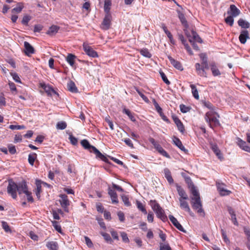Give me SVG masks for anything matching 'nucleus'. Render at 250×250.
I'll use <instances>...</instances> for the list:
<instances>
[{
    "instance_id": "72a5a7b5",
    "label": "nucleus",
    "mask_w": 250,
    "mask_h": 250,
    "mask_svg": "<svg viewBox=\"0 0 250 250\" xmlns=\"http://www.w3.org/2000/svg\"><path fill=\"white\" fill-rule=\"evenodd\" d=\"M42 182L40 180H37L36 185V195L38 199L40 198V193L42 190Z\"/></svg>"
},
{
    "instance_id": "8fccbe9b",
    "label": "nucleus",
    "mask_w": 250,
    "mask_h": 250,
    "mask_svg": "<svg viewBox=\"0 0 250 250\" xmlns=\"http://www.w3.org/2000/svg\"><path fill=\"white\" fill-rule=\"evenodd\" d=\"M9 128L12 130H15V129L20 130V129H24L25 128V127L23 125H9Z\"/></svg>"
},
{
    "instance_id": "58836bf2",
    "label": "nucleus",
    "mask_w": 250,
    "mask_h": 250,
    "mask_svg": "<svg viewBox=\"0 0 250 250\" xmlns=\"http://www.w3.org/2000/svg\"><path fill=\"white\" fill-rule=\"evenodd\" d=\"M111 2L110 0H105L104 3V10L106 14H109Z\"/></svg>"
},
{
    "instance_id": "e2e57ef3",
    "label": "nucleus",
    "mask_w": 250,
    "mask_h": 250,
    "mask_svg": "<svg viewBox=\"0 0 250 250\" xmlns=\"http://www.w3.org/2000/svg\"><path fill=\"white\" fill-rule=\"evenodd\" d=\"M153 104L155 106V108L156 111L158 112V113L159 114L162 112V108L159 106V104L157 103V102L154 99L153 100Z\"/></svg>"
},
{
    "instance_id": "412c9836",
    "label": "nucleus",
    "mask_w": 250,
    "mask_h": 250,
    "mask_svg": "<svg viewBox=\"0 0 250 250\" xmlns=\"http://www.w3.org/2000/svg\"><path fill=\"white\" fill-rule=\"evenodd\" d=\"M249 32L247 30H243L241 32L239 37L240 42L245 44L247 41V39L249 38Z\"/></svg>"
},
{
    "instance_id": "e433bc0d",
    "label": "nucleus",
    "mask_w": 250,
    "mask_h": 250,
    "mask_svg": "<svg viewBox=\"0 0 250 250\" xmlns=\"http://www.w3.org/2000/svg\"><path fill=\"white\" fill-rule=\"evenodd\" d=\"M37 156L35 153H32L29 154L28 161L30 165H34L35 159L37 158Z\"/></svg>"
},
{
    "instance_id": "c756f323",
    "label": "nucleus",
    "mask_w": 250,
    "mask_h": 250,
    "mask_svg": "<svg viewBox=\"0 0 250 250\" xmlns=\"http://www.w3.org/2000/svg\"><path fill=\"white\" fill-rule=\"evenodd\" d=\"M190 87L191 89V93H192L193 97L196 100H199V94H198V91L195 85L191 84L190 85Z\"/></svg>"
},
{
    "instance_id": "09e8293b",
    "label": "nucleus",
    "mask_w": 250,
    "mask_h": 250,
    "mask_svg": "<svg viewBox=\"0 0 250 250\" xmlns=\"http://www.w3.org/2000/svg\"><path fill=\"white\" fill-rule=\"evenodd\" d=\"M225 21L226 23L232 26L234 22L233 17L229 15L225 19Z\"/></svg>"
},
{
    "instance_id": "680f3d73",
    "label": "nucleus",
    "mask_w": 250,
    "mask_h": 250,
    "mask_svg": "<svg viewBox=\"0 0 250 250\" xmlns=\"http://www.w3.org/2000/svg\"><path fill=\"white\" fill-rule=\"evenodd\" d=\"M53 226L55 229L59 232L62 233V228L60 225L58 224V222L56 221L52 222Z\"/></svg>"
},
{
    "instance_id": "4d7b16f0",
    "label": "nucleus",
    "mask_w": 250,
    "mask_h": 250,
    "mask_svg": "<svg viewBox=\"0 0 250 250\" xmlns=\"http://www.w3.org/2000/svg\"><path fill=\"white\" fill-rule=\"evenodd\" d=\"M85 244L88 248H92L93 244L90 239L87 236H84Z\"/></svg>"
},
{
    "instance_id": "49530a36",
    "label": "nucleus",
    "mask_w": 250,
    "mask_h": 250,
    "mask_svg": "<svg viewBox=\"0 0 250 250\" xmlns=\"http://www.w3.org/2000/svg\"><path fill=\"white\" fill-rule=\"evenodd\" d=\"M31 18L29 15H25L23 16L21 21V23L24 25H28L29 21L31 20Z\"/></svg>"
},
{
    "instance_id": "6e6552de",
    "label": "nucleus",
    "mask_w": 250,
    "mask_h": 250,
    "mask_svg": "<svg viewBox=\"0 0 250 250\" xmlns=\"http://www.w3.org/2000/svg\"><path fill=\"white\" fill-rule=\"evenodd\" d=\"M111 16L109 14H106L102 22V28L104 30H108L111 25Z\"/></svg>"
},
{
    "instance_id": "423d86ee",
    "label": "nucleus",
    "mask_w": 250,
    "mask_h": 250,
    "mask_svg": "<svg viewBox=\"0 0 250 250\" xmlns=\"http://www.w3.org/2000/svg\"><path fill=\"white\" fill-rule=\"evenodd\" d=\"M225 185L224 184L216 182L217 190L221 196L228 195L231 193L230 190L225 188Z\"/></svg>"
},
{
    "instance_id": "c03bdc74",
    "label": "nucleus",
    "mask_w": 250,
    "mask_h": 250,
    "mask_svg": "<svg viewBox=\"0 0 250 250\" xmlns=\"http://www.w3.org/2000/svg\"><path fill=\"white\" fill-rule=\"evenodd\" d=\"M136 205H137L138 208L140 210H141L143 213H144L145 214H147V211L141 202H140V201H137Z\"/></svg>"
},
{
    "instance_id": "bb28decb",
    "label": "nucleus",
    "mask_w": 250,
    "mask_h": 250,
    "mask_svg": "<svg viewBox=\"0 0 250 250\" xmlns=\"http://www.w3.org/2000/svg\"><path fill=\"white\" fill-rule=\"evenodd\" d=\"M179 202L180 206L181 208L184 209L185 211L189 213L191 212V210L187 201H185V200H183L182 199H179Z\"/></svg>"
},
{
    "instance_id": "b1692460",
    "label": "nucleus",
    "mask_w": 250,
    "mask_h": 250,
    "mask_svg": "<svg viewBox=\"0 0 250 250\" xmlns=\"http://www.w3.org/2000/svg\"><path fill=\"white\" fill-rule=\"evenodd\" d=\"M28 191L27 186L25 183L18 185L17 191L19 194H21L22 193L26 194Z\"/></svg>"
},
{
    "instance_id": "473e14b6",
    "label": "nucleus",
    "mask_w": 250,
    "mask_h": 250,
    "mask_svg": "<svg viewBox=\"0 0 250 250\" xmlns=\"http://www.w3.org/2000/svg\"><path fill=\"white\" fill-rule=\"evenodd\" d=\"M238 24L239 26L243 28H249L250 26V24L249 22L244 20L242 19H240L238 21Z\"/></svg>"
},
{
    "instance_id": "13d9d810",
    "label": "nucleus",
    "mask_w": 250,
    "mask_h": 250,
    "mask_svg": "<svg viewBox=\"0 0 250 250\" xmlns=\"http://www.w3.org/2000/svg\"><path fill=\"white\" fill-rule=\"evenodd\" d=\"M137 93L140 95V96L143 99V100L146 103H148L149 101L147 97L143 93H142L139 90H136Z\"/></svg>"
},
{
    "instance_id": "0e129e2a",
    "label": "nucleus",
    "mask_w": 250,
    "mask_h": 250,
    "mask_svg": "<svg viewBox=\"0 0 250 250\" xmlns=\"http://www.w3.org/2000/svg\"><path fill=\"white\" fill-rule=\"evenodd\" d=\"M180 110L182 113H187L190 110V108L186 106L184 104H181L180 105Z\"/></svg>"
},
{
    "instance_id": "de8ad7c7",
    "label": "nucleus",
    "mask_w": 250,
    "mask_h": 250,
    "mask_svg": "<svg viewBox=\"0 0 250 250\" xmlns=\"http://www.w3.org/2000/svg\"><path fill=\"white\" fill-rule=\"evenodd\" d=\"M69 140L72 145L76 146L78 144V139L75 137L73 136L72 134L69 135Z\"/></svg>"
},
{
    "instance_id": "79ce46f5",
    "label": "nucleus",
    "mask_w": 250,
    "mask_h": 250,
    "mask_svg": "<svg viewBox=\"0 0 250 250\" xmlns=\"http://www.w3.org/2000/svg\"><path fill=\"white\" fill-rule=\"evenodd\" d=\"M159 250H172L169 245L167 243H160Z\"/></svg>"
},
{
    "instance_id": "1a4fd4ad",
    "label": "nucleus",
    "mask_w": 250,
    "mask_h": 250,
    "mask_svg": "<svg viewBox=\"0 0 250 250\" xmlns=\"http://www.w3.org/2000/svg\"><path fill=\"white\" fill-rule=\"evenodd\" d=\"M168 218L172 223V224L180 231H181L183 232H186V230L183 228L182 226L180 224V223L178 221L177 219L175 218L173 215H170L168 216Z\"/></svg>"
},
{
    "instance_id": "338daca9",
    "label": "nucleus",
    "mask_w": 250,
    "mask_h": 250,
    "mask_svg": "<svg viewBox=\"0 0 250 250\" xmlns=\"http://www.w3.org/2000/svg\"><path fill=\"white\" fill-rule=\"evenodd\" d=\"M117 215L119 217V220L122 222H124V221L125 220L124 213L122 211H120L118 212Z\"/></svg>"
},
{
    "instance_id": "20e7f679",
    "label": "nucleus",
    "mask_w": 250,
    "mask_h": 250,
    "mask_svg": "<svg viewBox=\"0 0 250 250\" xmlns=\"http://www.w3.org/2000/svg\"><path fill=\"white\" fill-rule=\"evenodd\" d=\"M18 189V185L12 179L8 180V185L7 187V192L10 194L13 199H16L17 197V192Z\"/></svg>"
},
{
    "instance_id": "4c0bfd02",
    "label": "nucleus",
    "mask_w": 250,
    "mask_h": 250,
    "mask_svg": "<svg viewBox=\"0 0 250 250\" xmlns=\"http://www.w3.org/2000/svg\"><path fill=\"white\" fill-rule=\"evenodd\" d=\"M140 53L141 55L147 58H150L152 56L151 53L147 48H143L141 49Z\"/></svg>"
},
{
    "instance_id": "603ef678",
    "label": "nucleus",
    "mask_w": 250,
    "mask_h": 250,
    "mask_svg": "<svg viewBox=\"0 0 250 250\" xmlns=\"http://www.w3.org/2000/svg\"><path fill=\"white\" fill-rule=\"evenodd\" d=\"M244 231L247 237V242L246 243H250V229L244 228Z\"/></svg>"
},
{
    "instance_id": "cd10ccee",
    "label": "nucleus",
    "mask_w": 250,
    "mask_h": 250,
    "mask_svg": "<svg viewBox=\"0 0 250 250\" xmlns=\"http://www.w3.org/2000/svg\"><path fill=\"white\" fill-rule=\"evenodd\" d=\"M67 88L68 90L72 93H77L78 90L75 83L72 81L67 83Z\"/></svg>"
},
{
    "instance_id": "6e6d98bb",
    "label": "nucleus",
    "mask_w": 250,
    "mask_h": 250,
    "mask_svg": "<svg viewBox=\"0 0 250 250\" xmlns=\"http://www.w3.org/2000/svg\"><path fill=\"white\" fill-rule=\"evenodd\" d=\"M11 75L12 76L13 80L17 83H21V79L18 75V74L16 73H11Z\"/></svg>"
},
{
    "instance_id": "a18cd8bd",
    "label": "nucleus",
    "mask_w": 250,
    "mask_h": 250,
    "mask_svg": "<svg viewBox=\"0 0 250 250\" xmlns=\"http://www.w3.org/2000/svg\"><path fill=\"white\" fill-rule=\"evenodd\" d=\"M123 202H124L125 205L126 207H129L131 206V203L129 201V199L126 195H122L121 196Z\"/></svg>"
},
{
    "instance_id": "7c9ffc66",
    "label": "nucleus",
    "mask_w": 250,
    "mask_h": 250,
    "mask_svg": "<svg viewBox=\"0 0 250 250\" xmlns=\"http://www.w3.org/2000/svg\"><path fill=\"white\" fill-rule=\"evenodd\" d=\"M76 58V57L75 55L72 54H68L66 58V60L70 66H73L74 64V62Z\"/></svg>"
},
{
    "instance_id": "f03ea898",
    "label": "nucleus",
    "mask_w": 250,
    "mask_h": 250,
    "mask_svg": "<svg viewBox=\"0 0 250 250\" xmlns=\"http://www.w3.org/2000/svg\"><path fill=\"white\" fill-rule=\"evenodd\" d=\"M150 205L156 214L158 218H160L163 222H165L167 220V217L165 214L164 209L160 207V205L156 200H150Z\"/></svg>"
},
{
    "instance_id": "7ed1b4c3",
    "label": "nucleus",
    "mask_w": 250,
    "mask_h": 250,
    "mask_svg": "<svg viewBox=\"0 0 250 250\" xmlns=\"http://www.w3.org/2000/svg\"><path fill=\"white\" fill-rule=\"evenodd\" d=\"M184 31L187 36L189 38V41L192 43L193 48L196 50H199V48L198 45L193 41L195 40L198 42L201 43L202 42L201 38L193 30H191V35L188 33V31L187 30H184Z\"/></svg>"
},
{
    "instance_id": "393cba45",
    "label": "nucleus",
    "mask_w": 250,
    "mask_h": 250,
    "mask_svg": "<svg viewBox=\"0 0 250 250\" xmlns=\"http://www.w3.org/2000/svg\"><path fill=\"white\" fill-rule=\"evenodd\" d=\"M164 172L165 174V177L167 179L168 182L171 184L173 183L174 181L171 176V173L170 171L167 168H165L164 169Z\"/></svg>"
},
{
    "instance_id": "0eeeda50",
    "label": "nucleus",
    "mask_w": 250,
    "mask_h": 250,
    "mask_svg": "<svg viewBox=\"0 0 250 250\" xmlns=\"http://www.w3.org/2000/svg\"><path fill=\"white\" fill-rule=\"evenodd\" d=\"M60 197L61 198L60 200L61 206L64 208L65 211L68 212L67 207L69 205V202L67 196L65 194H61Z\"/></svg>"
},
{
    "instance_id": "3c124183",
    "label": "nucleus",
    "mask_w": 250,
    "mask_h": 250,
    "mask_svg": "<svg viewBox=\"0 0 250 250\" xmlns=\"http://www.w3.org/2000/svg\"><path fill=\"white\" fill-rule=\"evenodd\" d=\"M2 224V229L5 230L6 232H11V229H10V227L8 224V223L5 221H2L1 222Z\"/></svg>"
},
{
    "instance_id": "c85d7f7f",
    "label": "nucleus",
    "mask_w": 250,
    "mask_h": 250,
    "mask_svg": "<svg viewBox=\"0 0 250 250\" xmlns=\"http://www.w3.org/2000/svg\"><path fill=\"white\" fill-rule=\"evenodd\" d=\"M123 113L125 114L131 121L133 122H136V119L134 116V114L132 113L129 109L125 107H124L123 109Z\"/></svg>"
},
{
    "instance_id": "69168bd1",
    "label": "nucleus",
    "mask_w": 250,
    "mask_h": 250,
    "mask_svg": "<svg viewBox=\"0 0 250 250\" xmlns=\"http://www.w3.org/2000/svg\"><path fill=\"white\" fill-rule=\"evenodd\" d=\"M176 126L178 128V129L181 133L183 134L185 132V126L182 122L176 125Z\"/></svg>"
},
{
    "instance_id": "f257e3e1",
    "label": "nucleus",
    "mask_w": 250,
    "mask_h": 250,
    "mask_svg": "<svg viewBox=\"0 0 250 250\" xmlns=\"http://www.w3.org/2000/svg\"><path fill=\"white\" fill-rule=\"evenodd\" d=\"M188 186L190 188V192L193 196V197L191 198V203L192 208L196 210L197 213L201 214L202 216H204L205 212L202 208V205L198 191L192 182L188 185Z\"/></svg>"
},
{
    "instance_id": "f704fd0d",
    "label": "nucleus",
    "mask_w": 250,
    "mask_h": 250,
    "mask_svg": "<svg viewBox=\"0 0 250 250\" xmlns=\"http://www.w3.org/2000/svg\"><path fill=\"white\" fill-rule=\"evenodd\" d=\"M211 124L212 126H217L220 125L219 120L214 116V113L212 112V115L211 117Z\"/></svg>"
},
{
    "instance_id": "bf43d9fd",
    "label": "nucleus",
    "mask_w": 250,
    "mask_h": 250,
    "mask_svg": "<svg viewBox=\"0 0 250 250\" xmlns=\"http://www.w3.org/2000/svg\"><path fill=\"white\" fill-rule=\"evenodd\" d=\"M121 236L122 238L123 241L125 243H128L129 242V240L128 238L127 234L125 232H121Z\"/></svg>"
},
{
    "instance_id": "39448f33",
    "label": "nucleus",
    "mask_w": 250,
    "mask_h": 250,
    "mask_svg": "<svg viewBox=\"0 0 250 250\" xmlns=\"http://www.w3.org/2000/svg\"><path fill=\"white\" fill-rule=\"evenodd\" d=\"M83 49L86 54L92 58L98 57V55L96 51H95L87 43L84 42L83 45Z\"/></svg>"
},
{
    "instance_id": "c9c22d12",
    "label": "nucleus",
    "mask_w": 250,
    "mask_h": 250,
    "mask_svg": "<svg viewBox=\"0 0 250 250\" xmlns=\"http://www.w3.org/2000/svg\"><path fill=\"white\" fill-rule=\"evenodd\" d=\"M101 234L103 236L106 242L110 244H112L113 242V240L111 238L110 235L106 232H102Z\"/></svg>"
},
{
    "instance_id": "f8f14e48",
    "label": "nucleus",
    "mask_w": 250,
    "mask_h": 250,
    "mask_svg": "<svg viewBox=\"0 0 250 250\" xmlns=\"http://www.w3.org/2000/svg\"><path fill=\"white\" fill-rule=\"evenodd\" d=\"M240 13V11L235 5L231 4L230 5L229 9L228 11V14L229 15L233 17H236L238 16Z\"/></svg>"
},
{
    "instance_id": "864d4df0",
    "label": "nucleus",
    "mask_w": 250,
    "mask_h": 250,
    "mask_svg": "<svg viewBox=\"0 0 250 250\" xmlns=\"http://www.w3.org/2000/svg\"><path fill=\"white\" fill-rule=\"evenodd\" d=\"M160 74L164 82L167 85L170 84V83L167 79L165 74L163 72L161 71L160 72Z\"/></svg>"
},
{
    "instance_id": "a878e982",
    "label": "nucleus",
    "mask_w": 250,
    "mask_h": 250,
    "mask_svg": "<svg viewBox=\"0 0 250 250\" xmlns=\"http://www.w3.org/2000/svg\"><path fill=\"white\" fill-rule=\"evenodd\" d=\"M60 29V27L57 25H53L50 26L46 32V34L49 36L55 35Z\"/></svg>"
},
{
    "instance_id": "774afa93",
    "label": "nucleus",
    "mask_w": 250,
    "mask_h": 250,
    "mask_svg": "<svg viewBox=\"0 0 250 250\" xmlns=\"http://www.w3.org/2000/svg\"><path fill=\"white\" fill-rule=\"evenodd\" d=\"M43 28V26L40 24H36L34 26V32H40Z\"/></svg>"
},
{
    "instance_id": "37998d69",
    "label": "nucleus",
    "mask_w": 250,
    "mask_h": 250,
    "mask_svg": "<svg viewBox=\"0 0 250 250\" xmlns=\"http://www.w3.org/2000/svg\"><path fill=\"white\" fill-rule=\"evenodd\" d=\"M67 126V124L64 121H61L57 123L56 125V128L58 129L63 130Z\"/></svg>"
},
{
    "instance_id": "a211bd4d",
    "label": "nucleus",
    "mask_w": 250,
    "mask_h": 250,
    "mask_svg": "<svg viewBox=\"0 0 250 250\" xmlns=\"http://www.w3.org/2000/svg\"><path fill=\"white\" fill-rule=\"evenodd\" d=\"M172 141L173 144L177 146L180 150L186 152H187L188 150L185 148V147L183 145L182 142L181 140L176 136H173L172 138Z\"/></svg>"
},
{
    "instance_id": "4be33fe9",
    "label": "nucleus",
    "mask_w": 250,
    "mask_h": 250,
    "mask_svg": "<svg viewBox=\"0 0 250 250\" xmlns=\"http://www.w3.org/2000/svg\"><path fill=\"white\" fill-rule=\"evenodd\" d=\"M177 12L181 23L185 27L187 28L188 27V24L185 15L179 10H177Z\"/></svg>"
},
{
    "instance_id": "5701e85b",
    "label": "nucleus",
    "mask_w": 250,
    "mask_h": 250,
    "mask_svg": "<svg viewBox=\"0 0 250 250\" xmlns=\"http://www.w3.org/2000/svg\"><path fill=\"white\" fill-rule=\"evenodd\" d=\"M81 144L84 149L89 150L90 152H92V150L95 146L91 145L87 140L84 139L82 140Z\"/></svg>"
},
{
    "instance_id": "6ab92c4d",
    "label": "nucleus",
    "mask_w": 250,
    "mask_h": 250,
    "mask_svg": "<svg viewBox=\"0 0 250 250\" xmlns=\"http://www.w3.org/2000/svg\"><path fill=\"white\" fill-rule=\"evenodd\" d=\"M228 211L231 216V220L233 224L235 226H238V223L234 209L231 207L229 206L228 207Z\"/></svg>"
},
{
    "instance_id": "2f4dec72",
    "label": "nucleus",
    "mask_w": 250,
    "mask_h": 250,
    "mask_svg": "<svg viewBox=\"0 0 250 250\" xmlns=\"http://www.w3.org/2000/svg\"><path fill=\"white\" fill-rule=\"evenodd\" d=\"M46 247L49 250H58V246L57 242L51 241L46 244Z\"/></svg>"
},
{
    "instance_id": "f3484780",
    "label": "nucleus",
    "mask_w": 250,
    "mask_h": 250,
    "mask_svg": "<svg viewBox=\"0 0 250 250\" xmlns=\"http://www.w3.org/2000/svg\"><path fill=\"white\" fill-rule=\"evenodd\" d=\"M210 68L211 71L212 75L214 77L220 76L221 73L220 70L218 69L216 64L215 62H211L210 64Z\"/></svg>"
},
{
    "instance_id": "9d476101",
    "label": "nucleus",
    "mask_w": 250,
    "mask_h": 250,
    "mask_svg": "<svg viewBox=\"0 0 250 250\" xmlns=\"http://www.w3.org/2000/svg\"><path fill=\"white\" fill-rule=\"evenodd\" d=\"M92 152H93L96 155V158L100 159L106 163H109V160L107 159V158L105 156L103 155L95 147H94L93 149L92 150Z\"/></svg>"
},
{
    "instance_id": "ddd939ff",
    "label": "nucleus",
    "mask_w": 250,
    "mask_h": 250,
    "mask_svg": "<svg viewBox=\"0 0 250 250\" xmlns=\"http://www.w3.org/2000/svg\"><path fill=\"white\" fill-rule=\"evenodd\" d=\"M168 60L170 62L171 64L177 69L182 71L183 67L180 62L175 60L172 57L168 56L167 57Z\"/></svg>"
},
{
    "instance_id": "ea45409f",
    "label": "nucleus",
    "mask_w": 250,
    "mask_h": 250,
    "mask_svg": "<svg viewBox=\"0 0 250 250\" xmlns=\"http://www.w3.org/2000/svg\"><path fill=\"white\" fill-rule=\"evenodd\" d=\"M23 8V3H21V2H19L17 4V6L16 7L14 8L11 11L12 13L16 12L17 13H19L22 11Z\"/></svg>"
},
{
    "instance_id": "9b49d317",
    "label": "nucleus",
    "mask_w": 250,
    "mask_h": 250,
    "mask_svg": "<svg viewBox=\"0 0 250 250\" xmlns=\"http://www.w3.org/2000/svg\"><path fill=\"white\" fill-rule=\"evenodd\" d=\"M195 67L198 75L201 77H207V72L201 64L199 63H195Z\"/></svg>"
},
{
    "instance_id": "052dcab7",
    "label": "nucleus",
    "mask_w": 250,
    "mask_h": 250,
    "mask_svg": "<svg viewBox=\"0 0 250 250\" xmlns=\"http://www.w3.org/2000/svg\"><path fill=\"white\" fill-rule=\"evenodd\" d=\"M100 226L104 229H106L105 223L103 221V219L101 218H97L96 219Z\"/></svg>"
},
{
    "instance_id": "5fc2aeb1",
    "label": "nucleus",
    "mask_w": 250,
    "mask_h": 250,
    "mask_svg": "<svg viewBox=\"0 0 250 250\" xmlns=\"http://www.w3.org/2000/svg\"><path fill=\"white\" fill-rule=\"evenodd\" d=\"M221 231L222 236V238H223V239L224 241L226 244H229V238H228V237L227 236V234H226V233L225 231V230H223V229H221Z\"/></svg>"
},
{
    "instance_id": "4468645a",
    "label": "nucleus",
    "mask_w": 250,
    "mask_h": 250,
    "mask_svg": "<svg viewBox=\"0 0 250 250\" xmlns=\"http://www.w3.org/2000/svg\"><path fill=\"white\" fill-rule=\"evenodd\" d=\"M24 46L25 48L24 53L27 56H30L35 52L33 47L27 42H24Z\"/></svg>"
},
{
    "instance_id": "2eb2a0df",
    "label": "nucleus",
    "mask_w": 250,
    "mask_h": 250,
    "mask_svg": "<svg viewBox=\"0 0 250 250\" xmlns=\"http://www.w3.org/2000/svg\"><path fill=\"white\" fill-rule=\"evenodd\" d=\"M211 148L219 159L221 161L223 160L224 158L223 155L216 144H211Z\"/></svg>"
},
{
    "instance_id": "aec40b11",
    "label": "nucleus",
    "mask_w": 250,
    "mask_h": 250,
    "mask_svg": "<svg viewBox=\"0 0 250 250\" xmlns=\"http://www.w3.org/2000/svg\"><path fill=\"white\" fill-rule=\"evenodd\" d=\"M176 187L178 194L180 196L179 199H182L183 200L188 199V196L184 189L180 186H179L177 184H176Z\"/></svg>"
},
{
    "instance_id": "dca6fc26",
    "label": "nucleus",
    "mask_w": 250,
    "mask_h": 250,
    "mask_svg": "<svg viewBox=\"0 0 250 250\" xmlns=\"http://www.w3.org/2000/svg\"><path fill=\"white\" fill-rule=\"evenodd\" d=\"M237 145L243 150L250 153V147L248 146L247 143L241 139L237 138Z\"/></svg>"
},
{
    "instance_id": "a19ab883",
    "label": "nucleus",
    "mask_w": 250,
    "mask_h": 250,
    "mask_svg": "<svg viewBox=\"0 0 250 250\" xmlns=\"http://www.w3.org/2000/svg\"><path fill=\"white\" fill-rule=\"evenodd\" d=\"M212 115V112H211V111L208 112L206 114L205 118L206 121L209 124V126L211 128H213L212 125L211 124V117Z\"/></svg>"
}]
</instances>
